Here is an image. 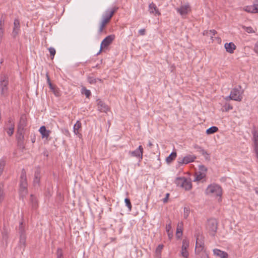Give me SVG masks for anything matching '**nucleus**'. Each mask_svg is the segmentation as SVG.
I'll return each instance as SVG.
<instances>
[{"mask_svg": "<svg viewBox=\"0 0 258 258\" xmlns=\"http://www.w3.org/2000/svg\"><path fill=\"white\" fill-rule=\"evenodd\" d=\"M27 185L26 172L25 170L23 169L21 173L19 189L20 195L22 198L26 196L28 193Z\"/></svg>", "mask_w": 258, "mask_h": 258, "instance_id": "nucleus-1", "label": "nucleus"}, {"mask_svg": "<svg viewBox=\"0 0 258 258\" xmlns=\"http://www.w3.org/2000/svg\"><path fill=\"white\" fill-rule=\"evenodd\" d=\"M175 183L178 186L184 188L186 190H190L192 187L191 180L185 177H177L175 179Z\"/></svg>", "mask_w": 258, "mask_h": 258, "instance_id": "nucleus-2", "label": "nucleus"}, {"mask_svg": "<svg viewBox=\"0 0 258 258\" xmlns=\"http://www.w3.org/2000/svg\"><path fill=\"white\" fill-rule=\"evenodd\" d=\"M241 87L238 86V88H234L231 91L230 94L229 96L226 97L225 99L228 100V99H231L235 101H240L242 99V93L241 92Z\"/></svg>", "mask_w": 258, "mask_h": 258, "instance_id": "nucleus-3", "label": "nucleus"}, {"mask_svg": "<svg viewBox=\"0 0 258 258\" xmlns=\"http://www.w3.org/2000/svg\"><path fill=\"white\" fill-rule=\"evenodd\" d=\"M27 125V118L25 114L21 116L17 128V135H24L25 127Z\"/></svg>", "mask_w": 258, "mask_h": 258, "instance_id": "nucleus-4", "label": "nucleus"}, {"mask_svg": "<svg viewBox=\"0 0 258 258\" xmlns=\"http://www.w3.org/2000/svg\"><path fill=\"white\" fill-rule=\"evenodd\" d=\"M218 222L216 219L212 218L208 220L207 223V229L210 234L214 236L217 230Z\"/></svg>", "mask_w": 258, "mask_h": 258, "instance_id": "nucleus-5", "label": "nucleus"}, {"mask_svg": "<svg viewBox=\"0 0 258 258\" xmlns=\"http://www.w3.org/2000/svg\"><path fill=\"white\" fill-rule=\"evenodd\" d=\"M206 192L207 194H214L217 196H221L222 195V189L217 184H211L208 186Z\"/></svg>", "mask_w": 258, "mask_h": 258, "instance_id": "nucleus-6", "label": "nucleus"}, {"mask_svg": "<svg viewBox=\"0 0 258 258\" xmlns=\"http://www.w3.org/2000/svg\"><path fill=\"white\" fill-rule=\"evenodd\" d=\"M114 39L115 35L113 34L108 35L105 37L101 43L100 49L99 52L97 53V54H99L101 52L103 48L107 47L111 44Z\"/></svg>", "mask_w": 258, "mask_h": 258, "instance_id": "nucleus-7", "label": "nucleus"}, {"mask_svg": "<svg viewBox=\"0 0 258 258\" xmlns=\"http://www.w3.org/2000/svg\"><path fill=\"white\" fill-rule=\"evenodd\" d=\"M8 82V79L5 76L1 78L0 86L1 89V94L3 96H5L7 95Z\"/></svg>", "mask_w": 258, "mask_h": 258, "instance_id": "nucleus-8", "label": "nucleus"}, {"mask_svg": "<svg viewBox=\"0 0 258 258\" xmlns=\"http://www.w3.org/2000/svg\"><path fill=\"white\" fill-rule=\"evenodd\" d=\"M96 102L97 109L100 112L106 113L109 110L110 108L109 106L100 99H97Z\"/></svg>", "mask_w": 258, "mask_h": 258, "instance_id": "nucleus-9", "label": "nucleus"}, {"mask_svg": "<svg viewBox=\"0 0 258 258\" xmlns=\"http://www.w3.org/2000/svg\"><path fill=\"white\" fill-rule=\"evenodd\" d=\"M197 158L196 156L194 155H188L185 156L181 160L178 159V162L180 165H182L183 164H188L189 163L195 161V160Z\"/></svg>", "mask_w": 258, "mask_h": 258, "instance_id": "nucleus-10", "label": "nucleus"}, {"mask_svg": "<svg viewBox=\"0 0 258 258\" xmlns=\"http://www.w3.org/2000/svg\"><path fill=\"white\" fill-rule=\"evenodd\" d=\"M176 11L180 14V15L184 16L187 15L191 11V9L189 5L187 4L182 5L179 8H177L176 9Z\"/></svg>", "mask_w": 258, "mask_h": 258, "instance_id": "nucleus-11", "label": "nucleus"}, {"mask_svg": "<svg viewBox=\"0 0 258 258\" xmlns=\"http://www.w3.org/2000/svg\"><path fill=\"white\" fill-rule=\"evenodd\" d=\"M143 153V148L142 146H139L138 148L136 150L130 152V154L132 156L139 158L140 159H142Z\"/></svg>", "mask_w": 258, "mask_h": 258, "instance_id": "nucleus-12", "label": "nucleus"}, {"mask_svg": "<svg viewBox=\"0 0 258 258\" xmlns=\"http://www.w3.org/2000/svg\"><path fill=\"white\" fill-rule=\"evenodd\" d=\"M20 28V21L18 19H15L14 22V27L12 32V36L16 38L19 33Z\"/></svg>", "mask_w": 258, "mask_h": 258, "instance_id": "nucleus-13", "label": "nucleus"}, {"mask_svg": "<svg viewBox=\"0 0 258 258\" xmlns=\"http://www.w3.org/2000/svg\"><path fill=\"white\" fill-rule=\"evenodd\" d=\"M41 170L39 167L36 168L34 173V177L33 180V184L35 186L39 185L41 176H40Z\"/></svg>", "mask_w": 258, "mask_h": 258, "instance_id": "nucleus-14", "label": "nucleus"}, {"mask_svg": "<svg viewBox=\"0 0 258 258\" xmlns=\"http://www.w3.org/2000/svg\"><path fill=\"white\" fill-rule=\"evenodd\" d=\"M204 248V243L200 240L199 237H197L196 244L195 252L196 254H199L203 251Z\"/></svg>", "mask_w": 258, "mask_h": 258, "instance_id": "nucleus-15", "label": "nucleus"}, {"mask_svg": "<svg viewBox=\"0 0 258 258\" xmlns=\"http://www.w3.org/2000/svg\"><path fill=\"white\" fill-rule=\"evenodd\" d=\"M244 10L248 13H258V3L254 4L251 6H247L244 8Z\"/></svg>", "mask_w": 258, "mask_h": 258, "instance_id": "nucleus-16", "label": "nucleus"}, {"mask_svg": "<svg viewBox=\"0 0 258 258\" xmlns=\"http://www.w3.org/2000/svg\"><path fill=\"white\" fill-rule=\"evenodd\" d=\"M149 11L150 14H154V15H157L158 16L161 15V13L159 11V10L157 8V6L153 2L149 4Z\"/></svg>", "mask_w": 258, "mask_h": 258, "instance_id": "nucleus-17", "label": "nucleus"}, {"mask_svg": "<svg viewBox=\"0 0 258 258\" xmlns=\"http://www.w3.org/2000/svg\"><path fill=\"white\" fill-rule=\"evenodd\" d=\"M224 47L226 51L230 53H233L236 48V45L233 42L226 43Z\"/></svg>", "mask_w": 258, "mask_h": 258, "instance_id": "nucleus-18", "label": "nucleus"}, {"mask_svg": "<svg viewBox=\"0 0 258 258\" xmlns=\"http://www.w3.org/2000/svg\"><path fill=\"white\" fill-rule=\"evenodd\" d=\"M26 233L20 234L19 246L24 250L26 246Z\"/></svg>", "mask_w": 258, "mask_h": 258, "instance_id": "nucleus-19", "label": "nucleus"}, {"mask_svg": "<svg viewBox=\"0 0 258 258\" xmlns=\"http://www.w3.org/2000/svg\"><path fill=\"white\" fill-rule=\"evenodd\" d=\"M24 138V135H17L18 146L22 150V151H23L25 149V146L23 143Z\"/></svg>", "mask_w": 258, "mask_h": 258, "instance_id": "nucleus-20", "label": "nucleus"}, {"mask_svg": "<svg viewBox=\"0 0 258 258\" xmlns=\"http://www.w3.org/2000/svg\"><path fill=\"white\" fill-rule=\"evenodd\" d=\"M39 132L42 135L43 138H47L50 134V131L47 130L45 126H42L39 128Z\"/></svg>", "mask_w": 258, "mask_h": 258, "instance_id": "nucleus-21", "label": "nucleus"}, {"mask_svg": "<svg viewBox=\"0 0 258 258\" xmlns=\"http://www.w3.org/2000/svg\"><path fill=\"white\" fill-rule=\"evenodd\" d=\"M113 16V12H110V10H107L103 15L102 19H107V21L109 22Z\"/></svg>", "mask_w": 258, "mask_h": 258, "instance_id": "nucleus-22", "label": "nucleus"}, {"mask_svg": "<svg viewBox=\"0 0 258 258\" xmlns=\"http://www.w3.org/2000/svg\"><path fill=\"white\" fill-rule=\"evenodd\" d=\"M30 201L32 209H36L38 207V203L36 198L33 195H31Z\"/></svg>", "mask_w": 258, "mask_h": 258, "instance_id": "nucleus-23", "label": "nucleus"}, {"mask_svg": "<svg viewBox=\"0 0 258 258\" xmlns=\"http://www.w3.org/2000/svg\"><path fill=\"white\" fill-rule=\"evenodd\" d=\"M194 148L197 149L198 151L200 152L203 155H207L208 157H206V159H209V155L207 152L201 146L196 144L194 146Z\"/></svg>", "mask_w": 258, "mask_h": 258, "instance_id": "nucleus-24", "label": "nucleus"}, {"mask_svg": "<svg viewBox=\"0 0 258 258\" xmlns=\"http://www.w3.org/2000/svg\"><path fill=\"white\" fill-rule=\"evenodd\" d=\"M108 23H109V22L107 21V19H102V20L100 23V25L99 28L98 30V33L99 34H101V33L103 32V30H104V28L105 27L106 24H108Z\"/></svg>", "mask_w": 258, "mask_h": 258, "instance_id": "nucleus-25", "label": "nucleus"}, {"mask_svg": "<svg viewBox=\"0 0 258 258\" xmlns=\"http://www.w3.org/2000/svg\"><path fill=\"white\" fill-rule=\"evenodd\" d=\"M177 156L176 152H172L168 157L166 158V161L168 163L172 162Z\"/></svg>", "mask_w": 258, "mask_h": 258, "instance_id": "nucleus-26", "label": "nucleus"}, {"mask_svg": "<svg viewBox=\"0 0 258 258\" xmlns=\"http://www.w3.org/2000/svg\"><path fill=\"white\" fill-rule=\"evenodd\" d=\"M254 146L258 145V132L255 130L252 131Z\"/></svg>", "mask_w": 258, "mask_h": 258, "instance_id": "nucleus-27", "label": "nucleus"}, {"mask_svg": "<svg viewBox=\"0 0 258 258\" xmlns=\"http://www.w3.org/2000/svg\"><path fill=\"white\" fill-rule=\"evenodd\" d=\"M81 122L77 121L74 126V132L76 135L79 134V130L81 127Z\"/></svg>", "mask_w": 258, "mask_h": 258, "instance_id": "nucleus-28", "label": "nucleus"}, {"mask_svg": "<svg viewBox=\"0 0 258 258\" xmlns=\"http://www.w3.org/2000/svg\"><path fill=\"white\" fill-rule=\"evenodd\" d=\"M206 176V174L205 173L198 172L196 173V175L194 181H200L203 178H204Z\"/></svg>", "mask_w": 258, "mask_h": 258, "instance_id": "nucleus-29", "label": "nucleus"}, {"mask_svg": "<svg viewBox=\"0 0 258 258\" xmlns=\"http://www.w3.org/2000/svg\"><path fill=\"white\" fill-rule=\"evenodd\" d=\"M218 128L217 127L213 126H211L210 128H208L206 130V134L208 135L212 134H214V133L217 132L218 131Z\"/></svg>", "mask_w": 258, "mask_h": 258, "instance_id": "nucleus-30", "label": "nucleus"}, {"mask_svg": "<svg viewBox=\"0 0 258 258\" xmlns=\"http://www.w3.org/2000/svg\"><path fill=\"white\" fill-rule=\"evenodd\" d=\"M232 109L233 106L231 105L229 103H226L222 107L221 110L223 112H227Z\"/></svg>", "mask_w": 258, "mask_h": 258, "instance_id": "nucleus-31", "label": "nucleus"}, {"mask_svg": "<svg viewBox=\"0 0 258 258\" xmlns=\"http://www.w3.org/2000/svg\"><path fill=\"white\" fill-rule=\"evenodd\" d=\"M171 223H170L169 224H167L166 226V232H167L168 237L169 239H171L173 236L172 232L171 231Z\"/></svg>", "mask_w": 258, "mask_h": 258, "instance_id": "nucleus-32", "label": "nucleus"}, {"mask_svg": "<svg viewBox=\"0 0 258 258\" xmlns=\"http://www.w3.org/2000/svg\"><path fill=\"white\" fill-rule=\"evenodd\" d=\"M81 93L84 94L87 98H89L91 94L90 91L84 87L82 88Z\"/></svg>", "mask_w": 258, "mask_h": 258, "instance_id": "nucleus-33", "label": "nucleus"}, {"mask_svg": "<svg viewBox=\"0 0 258 258\" xmlns=\"http://www.w3.org/2000/svg\"><path fill=\"white\" fill-rule=\"evenodd\" d=\"M8 237H9V232H8V230H7L5 229H4V230L2 232L3 240L4 241H5L6 242H7Z\"/></svg>", "mask_w": 258, "mask_h": 258, "instance_id": "nucleus-34", "label": "nucleus"}, {"mask_svg": "<svg viewBox=\"0 0 258 258\" xmlns=\"http://www.w3.org/2000/svg\"><path fill=\"white\" fill-rule=\"evenodd\" d=\"M180 254L183 258H188L189 256L188 251L187 249H181Z\"/></svg>", "mask_w": 258, "mask_h": 258, "instance_id": "nucleus-35", "label": "nucleus"}, {"mask_svg": "<svg viewBox=\"0 0 258 258\" xmlns=\"http://www.w3.org/2000/svg\"><path fill=\"white\" fill-rule=\"evenodd\" d=\"M190 213V209L189 207H184L183 211V217L187 219Z\"/></svg>", "mask_w": 258, "mask_h": 258, "instance_id": "nucleus-36", "label": "nucleus"}, {"mask_svg": "<svg viewBox=\"0 0 258 258\" xmlns=\"http://www.w3.org/2000/svg\"><path fill=\"white\" fill-rule=\"evenodd\" d=\"M189 246V241L186 239L182 240L181 249H187Z\"/></svg>", "mask_w": 258, "mask_h": 258, "instance_id": "nucleus-37", "label": "nucleus"}, {"mask_svg": "<svg viewBox=\"0 0 258 258\" xmlns=\"http://www.w3.org/2000/svg\"><path fill=\"white\" fill-rule=\"evenodd\" d=\"M50 89L53 92V93L56 96H60V93H59L58 89H57L53 85H52V87H51V88H50Z\"/></svg>", "mask_w": 258, "mask_h": 258, "instance_id": "nucleus-38", "label": "nucleus"}, {"mask_svg": "<svg viewBox=\"0 0 258 258\" xmlns=\"http://www.w3.org/2000/svg\"><path fill=\"white\" fill-rule=\"evenodd\" d=\"M12 125V126H9V127L7 129V133L9 136H11L14 133L15 125Z\"/></svg>", "mask_w": 258, "mask_h": 258, "instance_id": "nucleus-39", "label": "nucleus"}, {"mask_svg": "<svg viewBox=\"0 0 258 258\" xmlns=\"http://www.w3.org/2000/svg\"><path fill=\"white\" fill-rule=\"evenodd\" d=\"M163 248V245L159 244L156 249V253L157 256H159L161 254V252Z\"/></svg>", "mask_w": 258, "mask_h": 258, "instance_id": "nucleus-40", "label": "nucleus"}, {"mask_svg": "<svg viewBox=\"0 0 258 258\" xmlns=\"http://www.w3.org/2000/svg\"><path fill=\"white\" fill-rule=\"evenodd\" d=\"M124 202L126 206L128 208L130 211L132 210V206L130 201V200L128 198H125L124 200Z\"/></svg>", "mask_w": 258, "mask_h": 258, "instance_id": "nucleus-41", "label": "nucleus"}, {"mask_svg": "<svg viewBox=\"0 0 258 258\" xmlns=\"http://www.w3.org/2000/svg\"><path fill=\"white\" fill-rule=\"evenodd\" d=\"M242 28L247 33H254L255 31L253 30L252 27H246L243 26Z\"/></svg>", "mask_w": 258, "mask_h": 258, "instance_id": "nucleus-42", "label": "nucleus"}, {"mask_svg": "<svg viewBox=\"0 0 258 258\" xmlns=\"http://www.w3.org/2000/svg\"><path fill=\"white\" fill-rule=\"evenodd\" d=\"M57 258H63L62 250L60 248H58L56 251Z\"/></svg>", "mask_w": 258, "mask_h": 258, "instance_id": "nucleus-43", "label": "nucleus"}, {"mask_svg": "<svg viewBox=\"0 0 258 258\" xmlns=\"http://www.w3.org/2000/svg\"><path fill=\"white\" fill-rule=\"evenodd\" d=\"M199 172L205 173V174L206 173V172L207 171V168L204 165H200L199 166Z\"/></svg>", "mask_w": 258, "mask_h": 258, "instance_id": "nucleus-44", "label": "nucleus"}, {"mask_svg": "<svg viewBox=\"0 0 258 258\" xmlns=\"http://www.w3.org/2000/svg\"><path fill=\"white\" fill-rule=\"evenodd\" d=\"M19 234L25 233V230L24 228L23 223L22 222L20 223L19 227Z\"/></svg>", "mask_w": 258, "mask_h": 258, "instance_id": "nucleus-45", "label": "nucleus"}, {"mask_svg": "<svg viewBox=\"0 0 258 258\" xmlns=\"http://www.w3.org/2000/svg\"><path fill=\"white\" fill-rule=\"evenodd\" d=\"M49 51L50 52V56L51 57V59H53L55 54V50L54 48L53 47H50L49 49Z\"/></svg>", "mask_w": 258, "mask_h": 258, "instance_id": "nucleus-46", "label": "nucleus"}, {"mask_svg": "<svg viewBox=\"0 0 258 258\" xmlns=\"http://www.w3.org/2000/svg\"><path fill=\"white\" fill-rule=\"evenodd\" d=\"M213 251L215 255H216L219 256H220L221 254H223L225 252L218 249H214Z\"/></svg>", "mask_w": 258, "mask_h": 258, "instance_id": "nucleus-47", "label": "nucleus"}, {"mask_svg": "<svg viewBox=\"0 0 258 258\" xmlns=\"http://www.w3.org/2000/svg\"><path fill=\"white\" fill-rule=\"evenodd\" d=\"M88 81L91 84H95L97 83V79L92 77H89L88 78Z\"/></svg>", "mask_w": 258, "mask_h": 258, "instance_id": "nucleus-48", "label": "nucleus"}, {"mask_svg": "<svg viewBox=\"0 0 258 258\" xmlns=\"http://www.w3.org/2000/svg\"><path fill=\"white\" fill-rule=\"evenodd\" d=\"M209 33H213V34H216L217 32L216 30L213 29L210 30H205L203 32V35H207L209 36Z\"/></svg>", "mask_w": 258, "mask_h": 258, "instance_id": "nucleus-49", "label": "nucleus"}, {"mask_svg": "<svg viewBox=\"0 0 258 258\" xmlns=\"http://www.w3.org/2000/svg\"><path fill=\"white\" fill-rule=\"evenodd\" d=\"M5 22V18L4 17V15H2L1 19H0V27H4Z\"/></svg>", "mask_w": 258, "mask_h": 258, "instance_id": "nucleus-50", "label": "nucleus"}, {"mask_svg": "<svg viewBox=\"0 0 258 258\" xmlns=\"http://www.w3.org/2000/svg\"><path fill=\"white\" fill-rule=\"evenodd\" d=\"M254 152L256 158V162L258 163V145L254 146Z\"/></svg>", "mask_w": 258, "mask_h": 258, "instance_id": "nucleus-51", "label": "nucleus"}, {"mask_svg": "<svg viewBox=\"0 0 258 258\" xmlns=\"http://www.w3.org/2000/svg\"><path fill=\"white\" fill-rule=\"evenodd\" d=\"M182 234V232L181 229H179L178 228H177L176 230V236L177 237H180Z\"/></svg>", "mask_w": 258, "mask_h": 258, "instance_id": "nucleus-52", "label": "nucleus"}, {"mask_svg": "<svg viewBox=\"0 0 258 258\" xmlns=\"http://www.w3.org/2000/svg\"><path fill=\"white\" fill-rule=\"evenodd\" d=\"M156 161L157 163V165L156 166H154L153 167L155 168H158L161 165V162L159 158L156 159Z\"/></svg>", "mask_w": 258, "mask_h": 258, "instance_id": "nucleus-53", "label": "nucleus"}, {"mask_svg": "<svg viewBox=\"0 0 258 258\" xmlns=\"http://www.w3.org/2000/svg\"><path fill=\"white\" fill-rule=\"evenodd\" d=\"M169 195L170 194L169 193L166 194V197L162 200L164 203H166L168 202Z\"/></svg>", "mask_w": 258, "mask_h": 258, "instance_id": "nucleus-54", "label": "nucleus"}, {"mask_svg": "<svg viewBox=\"0 0 258 258\" xmlns=\"http://www.w3.org/2000/svg\"><path fill=\"white\" fill-rule=\"evenodd\" d=\"M139 33L140 35L143 36L146 34V29L143 28L141 29L139 31Z\"/></svg>", "mask_w": 258, "mask_h": 258, "instance_id": "nucleus-55", "label": "nucleus"}, {"mask_svg": "<svg viewBox=\"0 0 258 258\" xmlns=\"http://www.w3.org/2000/svg\"><path fill=\"white\" fill-rule=\"evenodd\" d=\"M8 122V124H9V126H12V125H14V123L13 121V119L11 118H9Z\"/></svg>", "mask_w": 258, "mask_h": 258, "instance_id": "nucleus-56", "label": "nucleus"}, {"mask_svg": "<svg viewBox=\"0 0 258 258\" xmlns=\"http://www.w3.org/2000/svg\"><path fill=\"white\" fill-rule=\"evenodd\" d=\"M118 9V7H114L111 9H109V10H110V12H113V15H114V13L117 11Z\"/></svg>", "mask_w": 258, "mask_h": 258, "instance_id": "nucleus-57", "label": "nucleus"}, {"mask_svg": "<svg viewBox=\"0 0 258 258\" xmlns=\"http://www.w3.org/2000/svg\"><path fill=\"white\" fill-rule=\"evenodd\" d=\"M4 32V28L0 27V39H1L3 36Z\"/></svg>", "mask_w": 258, "mask_h": 258, "instance_id": "nucleus-58", "label": "nucleus"}, {"mask_svg": "<svg viewBox=\"0 0 258 258\" xmlns=\"http://www.w3.org/2000/svg\"><path fill=\"white\" fill-rule=\"evenodd\" d=\"M254 51L258 54V41L255 43L254 45Z\"/></svg>", "mask_w": 258, "mask_h": 258, "instance_id": "nucleus-59", "label": "nucleus"}, {"mask_svg": "<svg viewBox=\"0 0 258 258\" xmlns=\"http://www.w3.org/2000/svg\"><path fill=\"white\" fill-rule=\"evenodd\" d=\"M201 258H209V257L208 255L205 252H204V253H202V255Z\"/></svg>", "mask_w": 258, "mask_h": 258, "instance_id": "nucleus-60", "label": "nucleus"}, {"mask_svg": "<svg viewBox=\"0 0 258 258\" xmlns=\"http://www.w3.org/2000/svg\"><path fill=\"white\" fill-rule=\"evenodd\" d=\"M220 258H228V254L226 252H225L223 254H221L220 256Z\"/></svg>", "mask_w": 258, "mask_h": 258, "instance_id": "nucleus-61", "label": "nucleus"}, {"mask_svg": "<svg viewBox=\"0 0 258 258\" xmlns=\"http://www.w3.org/2000/svg\"><path fill=\"white\" fill-rule=\"evenodd\" d=\"M47 83H48V84L49 85V88H51L52 84V83H51V82L50 81V80L49 78H48V79L47 80Z\"/></svg>", "mask_w": 258, "mask_h": 258, "instance_id": "nucleus-62", "label": "nucleus"}, {"mask_svg": "<svg viewBox=\"0 0 258 258\" xmlns=\"http://www.w3.org/2000/svg\"><path fill=\"white\" fill-rule=\"evenodd\" d=\"M215 34H213V33H209V36L211 37V38H212Z\"/></svg>", "mask_w": 258, "mask_h": 258, "instance_id": "nucleus-63", "label": "nucleus"}, {"mask_svg": "<svg viewBox=\"0 0 258 258\" xmlns=\"http://www.w3.org/2000/svg\"><path fill=\"white\" fill-rule=\"evenodd\" d=\"M254 190L255 193L258 195V187H256L254 188Z\"/></svg>", "mask_w": 258, "mask_h": 258, "instance_id": "nucleus-64", "label": "nucleus"}]
</instances>
